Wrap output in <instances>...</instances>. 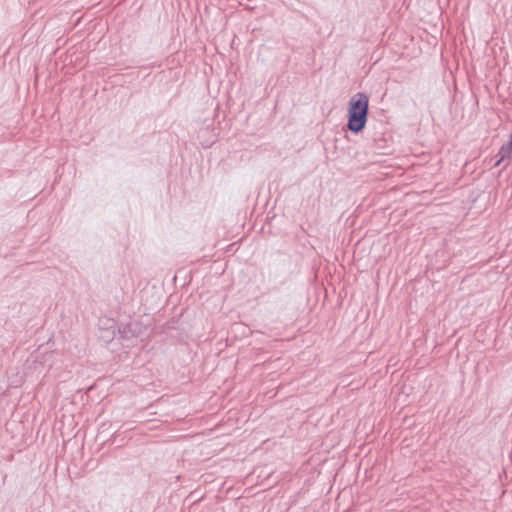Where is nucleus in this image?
I'll return each instance as SVG.
<instances>
[{
	"label": "nucleus",
	"mask_w": 512,
	"mask_h": 512,
	"mask_svg": "<svg viewBox=\"0 0 512 512\" xmlns=\"http://www.w3.org/2000/svg\"><path fill=\"white\" fill-rule=\"evenodd\" d=\"M368 116V95L364 92L354 94L348 102L346 129L355 135L361 133L366 127Z\"/></svg>",
	"instance_id": "nucleus-1"
},
{
	"label": "nucleus",
	"mask_w": 512,
	"mask_h": 512,
	"mask_svg": "<svg viewBox=\"0 0 512 512\" xmlns=\"http://www.w3.org/2000/svg\"><path fill=\"white\" fill-rule=\"evenodd\" d=\"M142 333L143 325L137 320H130L117 327L118 338L125 341H131L139 337Z\"/></svg>",
	"instance_id": "nucleus-2"
},
{
	"label": "nucleus",
	"mask_w": 512,
	"mask_h": 512,
	"mask_svg": "<svg viewBox=\"0 0 512 512\" xmlns=\"http://www.w3.org/2000/svg\"><path fill=\"white\" fill-rule=\"evenodd\" d=\"M501 158L502 159H511L512 158V131L510 134L509 141L503 144L500 149Z\"/></svg>",
	"instance_id": "nucleus-3"
},
{
	"label": "nucleus",
	"mask_w": 512,
	"mask_h": 512,
	"mask_svg": "<svg viewBox=\"0 0 512 512\" xmlns=\"http://www.w3.org/2000/svg\"><path fill=\"white\" fill-rule=\"evenodd\" d=\"M496 158H497V160H496V162H495V164H494V166H496V167H497V166H499V165H500V164L505 160V159H502V158H501V153H500V151H498V153H497V155H496Z\"/></svg>",
	"instance_id": "nucleus-4"
}]
</instances>
